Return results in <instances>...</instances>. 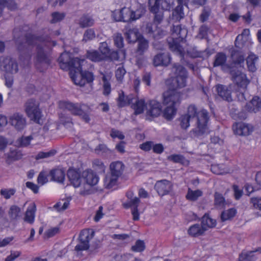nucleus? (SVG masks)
I'll use <instances>...</instances> for the list:
<instances>
[{
	"label": "nucleus",
	"instance_id": "nucleus-1",
	"mask_svg": "<svg viewBox=\"0 0 261 261\" xmlns=\"http://www.w3.org/2000/svg\"><path fill=\"white\" fill-rule=\"evenodd\" d=\"M174 76L172 80L175 88L169 89L163 93V103L167 107L163 112L164 117L168 119H173L176 113V107L180 103L181 94L177 88H182L186 85L187 72L182 66L174 64L172 68Z\"/></svg>",
	"mask_w": 261,
	"mask_h": 261
},
{
	"label": "nucleus",
	"instance_id": "nucleus-2",
	"mask_svg": "<svg viewBox=\"0 0 261 261\" xmlns=\"http://www.w3.org/2000/svg\"><path fill=\"white\" fill-rule=\"evenodd\" d=\"M231 59L232 63L231 66H228L225 64L226 55L223 53H219L215 56L214 66H221L224 71L229 72L238 86L245 90L250 81L246 74L239 69L242 68L244 65V57L240 51L234 50L231 54Z\"/></svg>",
	"mask_w": 261,
	"mask_h": 261
},
{
	"label": "nucleus",
	"instance_id": "nucleus-3",
	"mask_svg": "<svg viewBox=\"0 0 261 261\" xmlns=\"http://www.w3.org/2000/svg\"><path fill=\"white\" fill-rule=\"evenodd\" d=\"M58 61L61 69L70 71V76L75 85L83 86L87 83H91L93 82L94 76L91 72L82 71V66L85 60L73 58L70 51L65 50L61 54Z\"/></svg>",
	"mask_w": 261,
	"mask_h": 261
},
{
	"label": "nucleus",
	"instance_id": "nucleus-4",
	"mask_svg": "<svg viewBox=\"0 0 261 261\" xmlns=\"http://www.w3.org/2000/svg\"><path fill=\"white\" fill-rule=\"evenodd\" d=\"M173 0H149V10L155 15L154 22L147 23L143 31L154 39H161L166 35L167 31L155 22L160 23L162 20L163 14L161 11H169L173 7Z\"/></svg>",
	"mask_w": 261,
	"mask_h": 261
},
{
	"label": "nucleus",
	"instance_id": "nucleus-5",
	"mask_svg": "<svg viewBox=\"0 0 261 261\" xmlns=\"http://www.w3.org/2000/svg\"><path fill=\"white\" fill-rule=\"evenodd\" d=\"M196 121V127L194 132L197 136L208 133V122L209 116L205 109L197 110L194 105H190L188 108L187 114L180 118V125L182 128L187 129L190 126V122Z\"/></svg>",
	"mask_w": 261,
	"mask_h": 261
},
{
	"label": "nucleus",
	"instance_id": "nucleus-6",
	"mask_svg": "<svg viewBox=\"0 0 261 261\" xmlns=\"http://www.w3.org/2000/svg\"><path fill=\"white\" fill-rule=\"evenodd\" d=\"M56 42L51 41L49 37H36L34 35V48L37 50V68L43 66L46 68L50 63V59L47 55V51L50 50V47L55 46Z\"/></svg>",
	"mask_w": 261,
	"mask_h": 261
},
{
	"label": "nucleus",
	"instance_id": "nucleus-7",
	"mask_svg": "<svg viewBox=\"0 0 261 261\" xmlns=\"http://www.w3.org/2000/svg\"><path fill=\"white\" fill-rule=\"evenodd\" d=\"M144 6L140 5L136 10L124 7L112 12V16L116 21L130 22L141 18L145 13Z\"/></svg>",
	"mask_w": 261,
	"mask_h": 261
},
{
	"label": "nucleus",
	"instance_id": "nucleus-8",
	"mask_svg": "<svg viewBox=\"0 0 261 261\" xmlns=\"http://www.w3.org/2000/svg\"><path fill=\"white\" fill-rule=\"evenodd\" d=\"M188 33L187 30L180 25H173L171 30V38L168 39L170 49L173 52L184 57L185 49L179 44L182 42Z\"/></svg>",
	"mask_w": 261,
	"mask_h": 261
},
{
	"label": "nucleus",
	"instance_id": "nucleus-9",
	"mask_svg": "<svg viewBox=\"0 0 261 261\" xmlns=\"http://www.w3.org/2000/svg\"><path fill=\"white\" fill-rule=\"evenodd\" d=\"M134 103L132 105V108L134 110L136 114H139L147 109V114L152 117H157L161 113L162 106L160 102L155 100H150L147 105H145L143 99H136L134 98Z\"/></svg>",
	"mask_w": 261,
	"mask_h": 261
},
{
	"label": "nucleus",
	"instance_id": "nucleus-10",
	"mask_svg": "<svg viewBox=\"0 0 261 261\" xmlns=\"http://www.w3.org/2000/svg\"><path fill=\"white\" fill-rule=\"evenodd\" d=\"M59 107L61 109L67 110L74 115L80 116L86 122L90 120L89 116L90 108L87 105L60 101L59 102Z\"/></svg>",
	"mask_w": 261,
	"mask_h": 261
},
{
	"label": "nucleus",
	"instance_id": "nucleus-11",
	"mask_svg": "<svg viewBox=\"0 0 261 261\" xmlns=\"http://www.w3.org/2000/svg\"><path fill=\"white\" fill-rule=\"evenodd\" d=\"M98 49L106 61H122L126 57L124 50H111L106 42H101Z\"/></svg>",
	"mask_w": 261,
	"mask_h": 261
},
{
	"label": "nucleus",
	"instance_id": "nucleus-12",
	"mask_svg": "<svg viewBox=\"0 0 261 261\" xmlns=\"http://www.w3.org/2000/svg\"><path fill=\"white\" fill-rule=\"evenodd\" d=\"M21 32V36H19L17 33V29H15L13 32L14 38L15 40L16 43L18 46L19 50H22L28 48L33 44V34L32 31L23 33Z\"/></svg>",
	"mask_w": 261,
	"mask_h": 261
},
{
	"label": "nucleus",
	"instance_id": "nucleus-13",
	"mask_svg": "<svg viewBox=\"0 0 261 261\" xmlns=\"http://www.w3.org/2000/svg\"><path fill=\"white\" fill-rule=\"evenodd\" d=\"M94 229H82L79 237V240L80 243L77 244L75 247V250L76 251H81L87 250L89 248V241L92 238L94 231Z\"/></svg>",
	"mask_w": 261,
	"mask_h": 261
},
{
	"label": "nucleus",
	"instance_id": "nucleus-14",
	"mask_svg": "<svg viewBox=\"0 0 261 261\" xmlns=\"http://www.w3.org/2000/svg\"><path fill=\"white\" fill-rule=\"evenodd\" d=\"M178 5L173 10L172 13V19L175 21H179L184 17V13L183 12L182 5H188V4H192L193 5H203L206 0H177Z\"/></svg>",
	"mask_w": 261,
	"mask_h": 261
},
{
	"label": "nucleus",
	"instance_id": "nucleus-15",
	"mask_svg": "<svg viewBox=\"0 0 261 261\" xmlns=\"http://www.w3.org/2000/svg\"><path fill=\"white\" fill-rule=\"evenodd\" d=\"M0 69L7 73L15 74L18 71V65L15 60L8 56L0 57Z\"/></svg>",
	"mask_w": 261,
	"mask_h": 261
},
{
	"label": "nucleus",
	"instance_id": "nucleus-16",
	"mask_svg": "<svg viewBox=\"0 0 261 261\" xmlns=\"http://www.w3.org/2000/svg\"><path fill=\"white\" fill-rule=\"evenodd\" d=\"M83 171L80 168H70L67 172L68 180L74 188H79L83 181Z\"/></svg>",
	"mask_w": 261,
	"mask_h": 261
},
{
	"label": "nucleus",
	"instance_id": "nucleus-17",
	"mask_svg": "<svg viewBox=\"0 0 261 261\" xmlns=\"http://www.w3.org/2000/svg\"><path fill=\"white\" fill-rule=\"evenodd\" d=\"M133 193L132 191H129L126 193V196L129 199V201L127 202L124 203L123 206L125 208L130 207L132 208L133 219L134 220H137L139 218V214L137 207L140 200L137 197L133 198Z\"/></svg>",
	"mask_w": 261,
	"mask_h": 261
},
{
	"label": "nucleus",
	"instance_id": "nucleus-18",
	"mask_svg": "<svg viewBox=\"0 0 261 261\" xmlns=\"http://www.w3.org/2000/svg\"><path fill=\"white\" fill-rule=\"evenodd\" d=\"M232 129L236 135L248 136L253 131V126L244 122H237L233 125Z\"/></svg>",
	"mask_w": 261,
	"mask_h": 261
},
{
	"label": "nucleus",
	"instance_id": "nucleus-19",
	"mask_svg": "<svg viewBox=\"0 0 261 261\" xmlns=\"http://www.w3.org/2000/svg\"><path fill=\"white\" fill-rule=\"evenodd\" d=\"M172 184L166 179H163L156 181L154 188L158 193L161 196H164L169 193L172 189Z\"/></svg>",
	"mask_w": 261,
	"mask_h": 261
},
{
	"label": "nucleus",
	"instance_id": "nucleus-20",
	"mask_svg": "<svg viewBox=\"0 0 261 261\" xmlns=\"http://www.w3.org/2000/svg\"><path fill=\"white\" fill-rule=\"evenodd\" d=\"M251 39L250 36V31L249 29H244L242 34L239 35L235 41V45L237 47L241 48L244 46H249L252 44Z\"/></svg>",
	"mask_w": 261,
	"mask_h": 261
},
{
	"label": "nucleus",
	"instance_id": "nucleus-21",
	"mask_svg": "<svg viewBox=\"0 0 261 261\" xmlns=\"http://www.w3.org/2000/svg\"><path fill=\"white\" fill-rule=\"evenodd\" d=\"M9 123L17 130L23 129L26 124L25 118L22 115L16 113L10 117Z\"/></svg>",
	"mask_w": 261,
	"mask_h": 261
},
{
	"label": "nucleus",
	"instance_id": "nucleus-22",
	"mask_svg": "<svg viewBox=\"0 0 261 261\" xmlns=\"http://www.w3.org/2000/svg\"><path fill=\"white\" fill-rule=\"evenodd\" d=\"M34 122L40 125H44L43 130L46 132L49 129V122L46 120L45 117L42 114L40 109L34 106Z\"/></svg>",
	"mask_w": 261,
	"mask_h": 261
},
{
	"label": "nucleus",
	"instance_id": "nucleus-23",
	"mask_svg": "<svg viewBox=\"0 0 261 261\" xmlns=\"http://www.w3.org/2000/svg\"><path fill=\"white\" fill-rule=\"evenodd\" d=\"M83 181L94 186L96 185L99 180L98 176L91 169H87L82 172Z\"/></svg>",
	"mask_w": 261,
	"mask_h": 261
},
{
	"label": "nucleus",
	"instance_id": "nucleus-24",
	"mask_svg": "<svg viewBox=\"0 0 261 261\" xmlns=\"http://www.w3.org/2000/svg\"><path fill=\"white\" fill-rule=\"evenodd\" d=\"M171 61V57L168 53L158 54L155 55L153 59V63L154 66H168Z\"/></svg>",
	"mask_w": 261,
	"mask_h": 261
},
{
	"label": "nucleus",
	"instance_id": "nucleus-25",
	"mask_svg": "<svg viewBox=\"0 0 261 261\" xmlns=\"http://www.w3.org/2000/svg\"><path fill=\"white\" fill-rule=\"evenodd\" d=\"M124 34L129 43H135L143 36L136 28L131 29L126 27Z\"/></svg>",
	"mask_w": 261,
	"mask_h": 261
},
{
	"label": "nucleus",
	"instance_id": "nucleus-26",
	"mask_svg": "<svg viewBox=\"0 0 261 261\" xmlns=\"http://www.w3.org/2000/svg\"><path fill=\"white\" fill-rule=\"evenodd\" d=\"M249 112L257 113L261 109V99L258 96H254L251 100L248 102L245 107Z\"/></svg>",
	"mask_w": 261,
	"mask_h": 261
},
{
	"label": "nucleus",
	"instance_id": "nucleus-27",
	"mask_svg": "<svg viewBox=\"0 0 261 261\" xmlns=\"http://www.w3.org/2000/svg\"><path fill=\"white\" fill-rule=\"evenodd\" d=\"M119 178L112 174H107L104 179V187L107 189H116L118 185Z\"/></svg>",
	"mask_w": 261,
	"mask_h": 261
},
{
	"label": "nucleus",
	"instance_id": "nucleus-28",
	"mask_svg": "<svg viewBox=\"0 0 261 261\" xmlns=\"http://www.w3.org/2000/svg\"><path fill=\"white\" fill-rule=\"evenodd\" d=\"M124 165L120 161L112 162L110 166V172L109 173L120 177L123 172Z\"/></svg>",
	"mask_w": 261,
	"mask_h": 261
},
{
	"label": "nucleus",
	"instance_id": "nucleus-29",
	"mask_svg": "<svg viewBox=\"0 0 261 261\" xmlns=\"http://www.w3.org/2000/svg\"><path fill=\"white\" fill-rule=\"evenodd\" d=\"M216 89L218 95L223 99L227 101L232 100L231 92L227 87L222 85H218L216 86Z\"/></svg>",
	"mask_w": 261,
	"mask_h": 261
},
{
	"label": "nucleus",
	"instance_id": "nucleus-30",
	"mask_svg": "<svg viewBox=\"0 0 261 261\" xmlns=\"http://www.w3.org/2000/svg\"><path fill=\"white\" fill-rule=\"evenodd\" d=\"M50 174L54 181L61 183L64 181L65 172L63 168H57L53 170L50 171Z\"/></svg>",
	"mask_w": 261,
	"mask_h": 261
},
{
	"label": "nucleus",
	"instance_id": "nucleus-31",
	"mask_svg": "<svg viewBox=\"0 0 261 261\" xmlns=\"http://www.w3.org/2000/svg\"><path fill=\"white\" fill-rule=\"evenodd\" d=\"M258 58L255 55L251 54L246 59L248 69L250 71L254 72L257 69Z\"/></svg>",
	"mask_w": 261,
	"mask_h": 261
},
{
	"label": "nucleus",
	"instance_id": "nucleus-32",
	"mask_svg": "<svg viewBox=\"0 0 261 261\" xmlns=\"http://www.w3.org/2000/svg\"><path fill=\"white\" fill-rule=\"evenodd\" d=\"M213 173L220 175L231 172V170L224 164H213L211 166Z\"/></svg>",
	"mask_w": 261,
	"mask_h": 261
},
{
	"label": "nucleus",
	"instance_id": "nucleus-33",
	"mask_svg": "<svg viewBox=\"0 0 261 261\" xmlns=\"http://www.w3.org/2000/svg\"><path fill=\"white\" fill-rule=\"evenodd\" d=\"M71 200L72 197L71 196H66V197L56 203L54 207L58 211L65 210L68 207Z\"/></svg>",
	"mask_w": 261,
	"mask_h": 261
},
{
	"label": "nucleus",
	"instance_id": "nucleus-34",
	"mask_svg": "<svg viewBox=\"0 0 261 261\" xmlns=\"http://www.w3.org/2000/svg\"><path fill=\"white\" fill-rule=\"evenodd\" d=\"M87 58L92 62H98L102 61H106L101 56L99 51L96 50H90L87 52Z\"/></svg>",
	"mask_w": 261,
	"mask_h": 261
},
{
	"label": "nucleus",
	"instance_id": "nucleus-35",
	"mask_svg": "<svg viewBox=\"0 0 261 261\" xmlns=\"http://www.w3.org/2000/svg\"><path fill=\"white\" fill-rule=\"evenodd\" d=\"M216 226V220L210 217L208 215L205 214L201 220V228H213Z\"/></svg>",
	"mask_w": 261,
	"mask_h": 261
},
{
	"label": "nucleus",
	"instance_id": "nucleus-36",
	"mask_svg": "<svg viewBox=\"0 0 261 261\" xmlns=\"http://www.w3.org/2000/svg\"><path fill=\"white\" fill-rule=\"evenodd\" d=\"M80 188L79 194L83 196L92 194L94 192L93 186L84 181L83 184L79 187Z\"/></svg>",
	"mask_w": 261,
	"mask_h": 261
},
{
	"label": "nucleus",
	"instance_id": "nucleus-37",
	"mask_svg": "<svg viewBox=\"0 0 261 261\" xmlns=\"http://www.w3.org/2000/svg\"><path fill=\"white\" fill-rule=\"evenodd\" d=\"M134 98L132 96L125 97L123 91L119 93L118 98V104L120 107H122L126 105H130L133 103Z\"/></svg>",
	"mask_w": 261,
	"mask_h": 261
},
{
	"label": "nucleus",
	"instance_id": "nucleus-38",
	"mask_svg": "<svg viewBox=\"0 0 261 261\" xmlns=\"http://www.w3.org/2000/svg\"><path fill=\"white\" fill-rule=\"evenodd\" d=\"M256 259L253 251L243 250L239 254L237 261H256Z\"/></svg>",
	"mask_w": 261,
	"mask_h": 261
},
{
	"label": "nucleus",
	"instance_id": "nucleus-39",
	"mask_svg": "<svg viewBox=\"0 0 261 261\" xmlns=\"http://www.w3.org/2000/svg\"><path fill=\"white\" fill-rule=\"evenodd\" d=\"M137 41L138 43L137 51L140 55H142L148 48V41L147 39H146L143 36H142L140 38H139V39Z\"/></svg>",
	"mask_w": 261,
	"mask_h": 261
},
{
	"label": "nucleus",
	"instance_id": "nucleus-40",
	"mask_svg": "<svg viewBox=\"0 0 261 261\" xmlns=\"http://www.w3.org/2000/svg\"><path fill=\"white\" fill-rule=\"evenodd\" d=\"M146 249L145 243L143 240L138 239L137 240L135 244L132 245L130 248V250L134 252H143Z\"/></svg>",
	"mask_w": 261,
	"mask_h": 261
},
{
	"label": "nucleus",
	"instance_id": "nucleus-41",
	"mask_svg": "<svg viewBox=\"0 0 261 261\" xmlns=\"http://www.w3.org/2000/svg\"><path fill=\"white\" fill-rule=\"evenodd\" d=\"M214 204L217 208H223L226 204V201L223 196L218 192L215 193Z\"/></svg>",
	"mask_w": 261,
	"mask_h": 261
},
{
	"label": "nucleus",
	"instance_id": "nucleus-42",
	"mask_svg": "<svg viewBox=\"0 0 261 261\" xmlns=\"http://www.w3.org/2000/svg\"><path fill=\"white\" fill-rule=\"evenodd\" d=\"M115 260L116 261H142L140 258L135 257L131 253L117 255L115 256Z\"/></svg>",
	"mask_w": 261,
	"mask_h": 261
},
{
	"label": "nucleus",
	"instance_id": "nucleus-43",
	"mask_svg": "<svg viewBox=\"0 0 261 261\" xmlns=\"http://www.w3.org/2000/svg\"><path fill=\"white\" fill-rule=\"evenodd\" d=\"M9 216L12 219L17 220L21 216L20 209L16 205H12L9 211Z\"/></svg>",
	"mask_w": 261,
	"mask_h": 261
},
{
	"label": "nucleus",
	"instance_id": "nucleus-44",
	"mask_svg": "<svg viewBox=\"0 0 261 261\" xmlns=\"http://www.w3.org/2000/svg\"><path fill=\"white\" fill-rule=\"evenodd\" d=\"M113 38L115 46L118 48L119 49V50H124L125 51V50L122 48L124 46V41L121 34L118 33H116L114 34Z\"/></svg>",
	"mask_w": 261,
	"mask_h": 261
},
{
	"label": "nucleus",
	"instance_id": "nucleus-45",
	"mask_svg": "<svg viewBox=\"0 0 261 261\" xmlns=\"http://www.w3.org/2000/svg\"><path fill=\"white\" fill-rule=\"evenodd\" d=\"M79 23L82 28L88 27L94 24V20L90 16L85 15L80 18Z\"/></svg>",
	"mask_w": 261,
	"mask_h": 261
},
{
	"label": "nucleus",
	"instance_id": "nucleus-46",
	"mask_svg": "<svg viewBox=\"0 0 261 261\" xmlns=\"http://www.w3.org/2000/svg\"><path fill=\"white\" fill-rule=\"evenodd\" d=\"M202 195V192L199 190H192L189 189L186 197L188 200L195 201Z\"/></svg>",
	"mask_w": 261,
	"mask_h": 261
},
{
	"label": "nucleus",
	"instance_id": "nucleus-47",
	"mask_svg": "<svg viewBox=\"0 0 261 261\" xmlns=\"http://www.w3.org/2000/svg\"><path fill=\"white\" fill-rule=\"evenodd\" d=\"M237 211L234 208L228 209L227 211H223L221 216L222 221H226L233 218L236 214Z\"/></svg>",
	"mask_w": 261,
	"mask_h": 261
},
{
	"label": "nucleus",
	"instance_id": "nucleus-48",
	"mask_svg": "<svg viewBox=\"0 0 261 261\" xmlns=\"http://www.w3.org/2000/svg\"><path fill=\"white\" fill-rule=\"evenodd\" d=\"M126 73V70L123 66L118 67L115 71V76L117 81L121 83L123 81L124 75Z\"/></svg>",
	"mask_w": 261,
	"mask_h": 261
},
{
	"label": "nucleus",
	"instance_id": "nucleus-49",
	"mask_svg": "<svg viewBox=\"0 0 261 261\" xmlns=\"http://www.w3.org/2000/svg\"><path fill=\"white\" fill-rule=\"evenodd\" d=\"M25 111L30 120H33V99L30 98L25 103Z\"/></svg>",
	"mask_w": 261,
	"mask_h": 261
},
{
	"label": "nucleus",
	"instance_id": "nucleus-50",
	"mask_svg": "<svg viewBox=\"0 0 261 261\" xmlns=\"http://www.w3.org/2000/svg\"><path fill=\"white\" fill-rule=\"evenodd\" d=\"M103 81V93L105 95H108L111 92V87L109 81L107 79L106 76L104 75L102 77Z\"/></svg>",
	"mask_w": 261,
	"mask_h": 261
},
{
	"label": "nucleus",
	"instance_id": "nucleus-51",
	"mask_svg": "<svg viewBox=\"0 0 261 261\" xmlns=\"http://www.w3.org/2000/svg\"><path fill=\"white\" fill-rule=\"evenodd\" d=\"M250 203L254 208L261 211V197L259 196L252 197L250 199Z\"/></svg>",
	"mask_w": 261,
	"mask_h": 261
},
{
	"label": "nucleus",
	"instance_id": "nucleus-52",
	"mask_svg": "<svg viewBox=\"0 0 261 261\" xmlns=\"http://www.w3.org/2000/svg\"><path fill=\"white\" fill-rule=\"evenodd\" d=\"M95 37V33L93 30L90 29L87 30L83 36V41L87 42L93 39Z\"/></svg>",
	"mask_w": 261,
	"mask_h": 261
},
{
	"label": "nucleus",
	"instance_id": "nucleus-53",
	"mask_svg": "<svg viewBox=\"0 0 261 261\" xmlns=\"http://www.w3.org/2000/svg\"><path fill=\"white\" fill-rule=\"evenodd\" d=\"M56 153V151L54 150H51L47 152H40L36 156L35 158L37 160L47 158L54 155Z\"/></svg>",
	"mask_w": 261,
	"mask_h": 261
},
{
	"label": "nucleus",
	"instance_id": "nucleus-54",
	"mask_svg": "<svg viewBox=\"0 0 261 261\" xmlns=\"http://www.w3.org/2000/svg\"><path fill=\"white\" fill-rule=\"evenodd\" d=\"M52 19L50 22L53 23H56L59 21H60L65 16V14L64 13H59V12H54L51 14Z\"/></svg>",
	"mask_w": 261,
	"mask_h": 261
},
{
	"label": "nucleus",
	"instance_id": "nucleus-55",
	"mask_svg": "<svg viewBox=\"0 0 261 261\" xmlns=\"http://www.w3.org/2000/svg\"><path fill=\"white\" fill-rule=\"evenodd\" d=\"M16 192L14 189H3L1 190V194L5 199H9Z\"/></svg>",
	"mask_w": 261,
	"mask_h": 261
},
{
	"label": "nucleus",
	"instance_id": "nucleus-56",
	"mask_svg": "<svg viewBox=\"0 0 261 261\" xmlns=\"http://www.w3.org/2000/svg\"><path fill=\"white\" fill-rule=\"evenodd\" d=\"M232 189L233 191V194L234 198L236 200H239L243 195V190L241 188H240L237 185H233L232 186Z\"/></svg>",
	"mask_w": 261,
	"mask_h": 261
},
{
	"label": "nucleus",
	"instance_id": "nucleus-57",
	"mask_svg": "<svg viewBox=\"0 0 261 261\" xmlns=\"http://www.w3.org/2000/svg\"><path fill=\"white\" fill-rule=\"evenodd\" d=\"M207 229H188V233L193 237H197L203 234Z\"/></svg>",
	"mask_w": 261,
	"mask_h": 261
},
{
	"label": "nucleus",
	"instance_id": "nucleus-58",
	"mask_svg": "<svg viewBox=\"0 0 261 261\" xmlns=\"http://www.w3.org/2000/svg\"><path fill=\"white\" fill-rule=\"evenodd\" d=\"M48 181L47 178V173L45 172L40 173L38 177V183L40 186H42Z\"/></svg>",
	"mask_w": 261,
	"mask_h": 261
},
{
	"label": "nucleus",
	"instance_id": "nucleus-59",
	"mask_svg": "<svg viewBox=\"0 0 261 261\" xmlns=\"http://www.w3.org/2000/svg\"><path fill=\"white\" fill-rule=\"evenodd\" d=\"M24 221L30 223L33 222V207H29L25 212Z\"/></svg>",
	"mask_w": 261,
	"mask_h": 261
},
{
	"label": "nucleus",
	"instance_id": "nucleus-60",
	"mask_svg": "<svg viewBox=\"0 0 261 261\" xmlns=\"http://www.w3.org/2000/svg\"><path fill=\"white\" fill-rule=\"evenodd\" d=\"M168 159L175 163H182L184 161L183 156L179 154H172L169 156Z\"/></svg>",
	"mask_w": 261,
	"mask_h": 261
},
{
	"label": "nucleus",
	"instance_id": "nucleus-61",
	"mask_svg": "<svg viewBox=\"0 0 261 261\" xmlns=\"http://www.w3.org/2000/svg\"><path fill=\"white\" fill-rule=\"evenodd\" d=\"M110 135L113 139L118 138L120 140H122L124 138V136L121 132L115 129L111 130Z\"/></svg>",
	"mask_w": 261,
	"mask_h": 261
},
{
	"label": "nucleus",
	"instance_id": "nucleus-62",
	"mask_svg": "<svg viewBox=\"0 0 261 261\" xmlns=\"http://www.w3.org/2000/svg\"><path fill=\"white\" fill-rule=\"evenodd\" d=\"M32 135L28 137H22L18 140L21 146H26L29 145L32 140Z\"/></svg>",
	"mask_w": 261,
	"mask_h": 261
},
{
	"label": "nucleus",
	"instance_id": "nucleus-63",
	"mask_svg": "<svg viewBox=\"0 0 261 261\" xmlns=\"http://www.w3.org/2000/svg\"><path fill=\"white\" fill-rule=\"evenodd\" d=\"M21 254L20 251H11L10 255H8L5 259V261H14Z\"/></svg>",
	"mask_w": 261,
	"mask_h": 261
},
{
	"label": "nucleus",
	"instance_id": "nucleus-64",
	"mask_svg": "<svg viewBox=\"0 0 261 261\" xmlns=\"http://www.w3.org/2000/svg\"><path fill=\"white\" fill-rule=\"evenodd\" d=\"M210 14V10L208 8H204L200 16V19L201 22L206 21Z\"/></svg>",
	"mask_w": 261,
	"mask_h": 261
}]
</instances>
